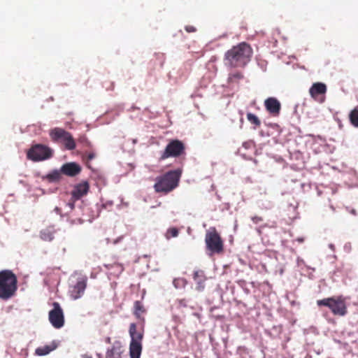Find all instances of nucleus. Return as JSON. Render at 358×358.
Listing matches in <instances>:
<instances>
[{"label":"nucleus","instance_id":"nucleus-1","mask_svg":"<svg viewBox=\"0 0 358 358\" xmlns=\"http://www.w3.org/2000/svg\"><path fill=\"white\" fill-rule=\"evenodd\" d=\"M252 54L250 45L242 42L226 52L224 61L230 67H244L250 62Z\"/></svg>","mask_w":358,"mask_h":358},{"label":"nucleus","instance_id":"nucleus-2","mask_svg":"<svg viewBox=\"0 0 358 358\" xmlns=\"http://www.w3.org/2000/svg\"><path fill=\"white\" fill-rule=\"evenodd\" d=\"M181 175L182 170L178 169L157 177L154 185L155 191L164 194L172 192L178 186Z\"/></svg>","mask_w":358,"mask_h":358},{"label":"nucleus","instance_id":"nucleus-3","mask_svg":"<svg viewBox=\"0 0 358 358\" xmlns=\"http://www.w3.org/2000/svg\"><path fill=\"white\" fill-rule=\"evenodd\" d=\"M17 290L16 275L8 269L0 271V299L7 301L13 297Z\"/></svg>","mask_w":358,"mask_h":358},{"label":"nucleus","instance_id":"nucleus-4","mask_svg":"<svg viewBox=\"0 0 358 358\" xmlns=\"http://www.w3.org/2000/svg\"><path fill=\"white\" fill-rule=\"evenodd\" d=\"M205 243L209 255H220L224 252V241L215 227H210L206 234Z\"/></svg>","mask_w":358,"mask_h":358},{"label":"nucleus","instance_id":"nucleus-5","mask_svg":"<svg viewBox=\"0 0 358 358\" xmlns=\"http://www.w3.org/2000/svg\"><path fill=\"white\" fill-rule=\"evenodd\" d=\"M317 304L328 307L334 315L344 316L348 312L345 299L341 296L317 300Z\"/></svg>","mask_w":358,"mask_h":358},{"label":"nucleus","instance_id":"nucleus-6","mask_svg":"<svg viewBox=\"0 0 358 358\" xmlns=\"http://www.w3.org/2000/svg\"><path fill=\"white\" fill-rule=\"evenodd\" d=\"M129 332L131 338L129 345L130 358H140L143 349L141 342L143 338V332H137L135 323L130 324Z\"/></svg>","mask_w":358,"mask_h":358},{"label":"nucleus","instance_id":"nucleus-7","mask_svg":"<svg viewBox=\"0 0 358 358\" xmlns=\"http://www.w3.org/2000/svg\"><path fill=\"white\" fill-rule=\"evenodd\" d=\"M185 145L182 141L178 139H171L161 154L159 160L164 161L170 157H180L185 155Z\"/></svg>","mask_w":358,"mask_h":358},{"label":"nucleus","instance_id":"nucleus-8","mask_svg":"<svg viewBox=\"0 0 358 358\" xmlns=\"http://www.w3.org/2000/svg\"><path fill=\"white\" fill-rule=\"evenodd\" d=\"M49 134L52 141L62 143L67 150H72L76 147L75 140L72 135L62 128H53L50 131Z\"/></svg>","mask_w":358,"mask_h":358},{"label":"nucleus","instance_id":"nucleus-9","mask_svg":"<svg viewBox=\"0 0 358 358\" xmlns=\"http://www.w3.org/2000/svg\"><path fill=\"white\" fill-rule=\"evenodd\" d=\"M52 156V150L47 145L35 144L27 151V157L34 162L50 159Z\"/></svg>","mask_w":358,"mask_h":358},{"label":"nucleus","instance_id":"nucleus-10","mask_svg":"<svg viewBox=\"0 0 358 358\" xmlns=\"http://www.w3.org/2000/svg\"><path fill=\"white\" fill-rule=\"evenodd\" d=\"M48 320L55 329H61L64 327L65 322L64 314L58 302L52 303V309L49 311Z\"/></svg>","mask_w":358,"mask_h":358},{"label":"nucleus","instance_id":"nucleus-11","mask_svg":"<svg viewBox=\"0 0 358 358\" xmlns=\"http://www.w3.org/2000/svg\"><path fill=\"white\" fill-rule=\"evenodd\" d=\"M264 106L266 110L273 116H278L280 110L281 104L280 101L275 97H269L264 101Z\"/></svg>","mask_w":358,"mask_h":358},{"label":"nucleus","instance_id":"nucleus-12","mask_svg":"<svg viewBox=\"0 0 358 358\" xmlns=\"http://www.w3.org/2000/svg\"><path fill=\"white\" fill-rule=\"evenodd\" d=\"M89 189L90 185L87 181L76 185L71 192V199H73V201L79 200L87 194Z\"/></svg>","mask_w":358,"mask_h":358},{"label":"nucleus","instance_id":"nucleus-13","mask_svg":"<svg viewBox=\"0 0 358 358\" xmlns=\"http://www.w3.org/2000/svg\"><path fill=\"white\" fill-rule=\"evenodd\" d=\"M87 286V279L82 278L78 280L76 284L71 287L70 289V296L71 297L76 300L81 297V296L84 294Z\"/></svg>","mask_w":358,"mask_h":358},{"label":"nucleus","instance_id":"nucleus-14","mask_svg":"<svg viewBox=\"0 0 358 358\" xmlns=\"http://www.w3.org/2000/svg\"><path fill=\"white\" fill-rule=\"evenodd\" d=\"M62 173L68 176H76L81 171V167L75 162H69L64 164L60 169Z\"/></svg>","mask_w":358,"mask_h":358},{"label":"nucleus","instance_id":"nucleus-15","mask_svg":"<svg viewBox=\"0 0 358 358\" xmlns=\"http://www.w3.org/2000/svg\"><path fill=\"white\" fill-rule=\"evenodd\" d=\"M327 85L322 83H313L312 87L309 90L310 96L315 100H320L319 96L320 95L324 96L327 92Z\"/></svg>","mask_w":358,"mask_h":358},{"label":"nucleus","instance_id":"nucleus-16","mask_svg":"<svg viewBox=\"0 0 358 358\" xmlns=\"http://www.w3.org/2000/svg\"><path fill=\"white\" fill-rule=\"evenodd\" d=\"M124 349L120 342H115L111 348L108 349L106 358H123Z\"/></svg>","mask_w":358,"mask_h":358},{"label":"nucleus","instance_id":"nucleus-17","mask_svg":"<svg viewBox=\"0 0 358 358\" xmlns=\"http://www.w3.org/2000/svg\"><path fill=\"white\" fill-rule=\"evenodd\" d=\"M193 278L196 283V289L199 292L203 291L206 278L203 271H196L194 273Z\"/></svg>","mask_w":358,"mask_h":358},{"label":"nucleus","instance_id":"nucleus-18","mask_svg":"<svg viewBox=\"0 0 358 358\" xmlns=\"http://www.w3.org/2000/svg\"><path fill=\"white\" fill-rule=\"evenodd\" d=\"M57 347V345L55 342H52L50 345H46L36 348L35 353L38 356H44L55 350Z\"/></svg>","mask_w":358,"mask_h":358},{"label":"nucleus","instance_id":"nucleus-19","mask_svg":"<svg viewBox=\"0 0 358 358\" xmlns=\"http://www.w3.org/2000/svg\"><path fill=\"white\" fill-rule=\"evenodd\" d=\"M55 233V230L54 228L52 227H49L41 231L40 237L45 241H51L54 238Z\"/></svg>","mask_w":358,"mask_h":358},{"label":"nucleus","instance_id":"nucleus-20","mask_svg":"<svg viewBox=\"0 0 358 358\" xmlns=\"http://www.w3.org/2000/svg\"><path fill=\"white\" fill-rule=\"evenodd\" d=\"M145 313V308H144L142 303L139 301H136L134 303V314L138 320H141L143 322H144V317H143V314Z\"/></svg>","mask_w":358,"mask_h":358},{"label":"nucleus","instance_id":"nucleus-21","mask_svg":"<svg viewBox=\"0 0 358 358\" xmlns=\"http://www.w3.org/2000/svg\"><path fill=\"white\" fill-rule=\"evenodd\" d=\"M61 173L62 172L60 171L55 170L48 174L45 178L50 182H58L62 178Z\"/></svg>","mask_w":358,"mask_h":358},{"label":"nucleus","instance_id":"nucleus-22","mask_svg":"<svg viewBox=\"0 0 358 358\" xmlns=\"http://www.w3.org/2000/svg\"><path fill=\"white\" fill-rule=\"evenodd\" d=\"M350 123L355 127H358V108H355L351 110L349 114Z\"/></svg>","mask_w":358,"mask_h":358},{"label":"nucleus","instance_id":"nucleus-23","mask_svg":"<svg viewBox=\"0 0 358 358\" xmlns=\"http://www.w3.org/2000/svg\"><path fill=\"white\" fill-rule=\"evenodd\" d=\"M247 119L252 124L255 126V127H259L261 125V121L258 118L257 115L253 113H247Z\"/></svg>","mask_w":358,"mask_h":358},{"label":"nucleus","instance_id":"nucleus-24","mask_svg":"<svg viewBox=\"0 0 358 358\" xmlns=\"http://www.w3.org/2000/svg\"><path fill=\"white\" fill-rule=\"evenodd\" d=\"M178 230L176 227H171L167 229L165 237L166 239H170L171 238L176 237L178 235Z\"/></svg>","mask_w":358,"mask_h":358},{"label":"nucleus","instance_id":"nucleus-25","mask_svg":"<svg viewBox=\"0 0 358 358\" xmlns=\"http://www.w3.org/2000/svg\"><path fill=\"white\" fill-rule=\"evenodd\" d=\"M243 78V75L241 72H235L234 73H230L228 78L229 83H234L236 80L242 79Z\"/></svg>","mask_w":358,"mask_h":358},{"label":"nucleus","instance_id":"nucleus-26","mask_svg":"<svg viewBox=\"0 0 358 358\" xmlns=\"http://www.w3.org/2000/svg\"><path fill=\"white\" fill-rule=\"evenodd\" d=\"M185 29L186 31L188 33H193L196 31V27H194L192 25H187V26H185Z\"/></svg>","mask_w":358,"mask_h":358},{"label":"nucleus","instance_id":"nucleus-27","mask_svg":"<svg viewBox=\"0 0 358 358\" xmlns=\"http://www.w3.org/2000/svg\"><path fill=\"white\" fill-rule=\"evenodd\" d=\"M252 220L253 221L254 223L255 224H258L260 222H262L263 220L262 217H259V216H255V217H252Z\"/></svg>","mask_w":358,"mask_h":358},{"label":"nucleus","instance_id":"nucleus-28","mask_svg":"<svg viewBox=\"0 0 358 358\" xmlns=\"http://www.w3.org/2000/svg\"><path fill=\"white\" fill-rule=\"evenodd\" d=\"M95 157V155L94 153H90L88 155H87V159L88 160H92Z\"/></svg>","mask_w":358,"mask_h":358},{"label":"nucleus","instance_id":"nucleus-29","mask_svg":"<svg viewBox=\"0 0 358 358\" xmlns=\"http://www.w3.org/2000/svg\"><path fill=\"white\" fill-rule=\"evenodd\" d=\"M122 238H123V236H120V237H119L118 238H117L116 240H115V241H114L113 243H114V244L117 243H118V242H120Z\"/></svg>","mask_w":358,"mask_h":358},{"label":"nucleus","instance_id":"nucleus-30","mask_svg":"<svg viewBox=\"0 0 358 358\" xmlns=\"http://www.w3.org/2000/svg\"><path fill=\"white\" fill-rule=\"evenodd\" d=\"M82 358H92V357L87 354H85V355H82Z\"/></svg>","mask_w":358,"mask_h":358},{"label":"nucleus","instance_id":"nucleus-31","mask_svg":"<svg viewBox=\"0 0 358 358\" xmlns=\"http://www.w3.org/2000/svg\"><path fill=\"white\" fill-rule=\"evenodd\" d=\"M106 342L108 343H110V337H107L106 338Z\"/></svg>","mask_w":358,"mask_h":358},{"label":"nucleus","instance_id":"nucleus-32","mask_svg":"<svg viewBox=\"0 0 358 358\" xmlns=\"http://www.w3.org/2000/svg\"><path fill=\"white\" fill-rule=\"evenodd\" d=\"M351 213H352V214H353V215H355L357 214V213H356V210H354V209L351 210Z\"/></svg>","mask_w":358,"mask_h":358},{"label":"nucleus","instance_id":"nucleus-33","mask_svg":"<svg viewBox=\"0 0 358 358\" xmlns=\"http://www.w3.org/2000/svg\"><path fill=\"white\" fill-rule=\"evenodd\" d=\"M74 201H73V202H74ZM70 205H71V208H73V206H74L73 203H71Z\"/></svg>","mask_w":358,"mask_h":358},{"label":"nucleus","instance_id":"nucleus-34","mask_svg":"<svg viewBox=\"0 0 358 358\" xmlns=\"http://www.w3.org/2000/svg\"><path fill=\"white\" fill-rule=\"evenodd\" d=\"M98 357H99L98 358H101V355H98Z\"/></svg>","mask_w":358,"mask_h":358}]
</instances>
